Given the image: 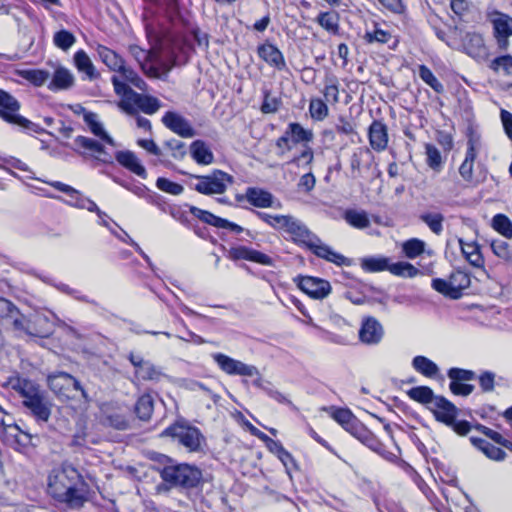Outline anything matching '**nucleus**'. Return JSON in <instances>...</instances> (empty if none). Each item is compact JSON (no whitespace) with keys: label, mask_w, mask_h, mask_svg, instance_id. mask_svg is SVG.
Here are the masks:
<instances>
[{"label":"nucleus","mask_w":512,"mask_h":512,"mask_svg":"<svg viewBox=\"0 0 512 512\" xmlns=\"http://www.w3.org/2000/svg\"><path fill=\"white\" fill-rule=\"evenodd\" d=\"M470 442L474 447L479 449L487 458L494 461H503L506 457V453L499 447L491 444L487 440L479 437H470Z\"/></svg>","instance_id":"nucleus-30"},{"label":"nucleus","mask_w":512,"mask_h":512,"mask_svg":"<svg viewBox=\"0 0 512 512\" xmlns=\"http://www.w3.org/2000/svg\"><path fill=\"white\" fill-rule=\"evenodd\" d=\"M392 38V35L389 31L383 30L380 28L378 24L374 25V29L372 31H366L363 39L366 43L372 44V43H380L385 44L388 43L389 40Z\"/></svg>","instance_id":"nucleus-54"},{"label":"nucleus","mask_w":512,"mask_h":512,"mask_svg":"<svg viewBox=\"0 0 512 512\" xmlns=\"http://www.w3.org/2000/svg\"><path fill=\"white\" fill-rule=\"evenodd\" d=\"M187 207L189 208V212L195 218H197L198 220H200L201 222H203L205 224L211 225L218 229H224V230L230 231L235 234H240V233L245 232V234L248 237L253 238V235L250 230H246L242 226H240L234 222H231L227 219L216 216L207 210L198 208L193 205H187Z\"/></svg>","instance_id":"nucleus-12"},{"label":"nucleus","mask_w":512,"mask_h":512,"mask_svg":"<svg viewBox=\"0 0 512 512\" xmlns=\"http://www.w3.org/2000/svg\"><path fill=\"white\" fill-rule=\"evenodd\" d=\"M493 253L500 259L512 263V250L507 242L493 240L490 244Z\"/></svg>","instance_id":"nucleus-62"},{"label":"nucleus","mask_w":512,"mask_h":512,"mask_svg":"<svg viewBox=\"0 0 512 512\" xmlns=\"http://www.w3.org/2000/svg\"><path fill=\"white\" fill-rule=\"evenodd\" d=\"M366 447H368L373 452L377 453L386 461L391 463H397L399 460L398 455L393 452H390L386 446L372 433L367 441L364 443Z\"/></svg>","instance_id":"nucleus-39"},{"label":"nucleus","mask_w":512,"mask_h":512,"mask_svg":"<svg viewBox=\"0 0 512 512\" xmlns=\"http://www.w3.org/2000/svg\"><path fill=\"white\" fill-rule=\"evenodd\" d=\"M343 219L356 229H365L370 226V219L365 210L347 209L343 213Z\"/></svg>","instance_id":"nucleus-37"},{"label":"nucleus","mask_w":512,"mask_h":512,"mask_svg":"<svg viewBox=\"0 0 512 512\" xmlns=\"http://www.w3.org/2000/svg\"><path fill=\"white\" fill-rule=\"evenodd\" d=\"M50 186L54 187L55 189L63 192L67 195L68 199L64 200L59 196H52L55 199L64 201L67 205L76 207L78 209H86L88 211H92L97 209V205L94 201L91 199L85 197L80 191L76 190L72 186L65 184L60 181H52V182H46Z\"/></svg>","instance_id":"nucleus-13"},{"label":"nucleus","mask_w":512,"mask_h":512,"mask_svg":"<svg viewBox=\"0 0 512 512\" xmlns=\"http://www.w3.org/2000/svg\"><path fill=\"white\" fill-rule=\"evenodd\" d=\"M325 101L331 103L339 102V85L336 77H327L323 89Z\"/></svg>","instance_id":"nucleus-60"},{"label":"nucleus","mask_w":512,"mask_h":512,"mask_svg":"<svg viewBox=\"0 0 512 512\" xmlns=\"http://www.w3.org/2000/svg\"><path fill=\"white\" fill-rule=\"evenodd\" d=\"M115 159L121 166L128 169L137 176L143 179L147 178L146 169L141 164V161L134 152L130 150L118 151L115 154Z\"/></svg>","instance_id":"nucleus-26"},{"label":"nucleus","mask_w":512,"mask_h":512,"mask_svg":"<svg viewBox=\"0 0 512 512\" xmlns=\"http://www.w3.org/2000/svg\"><path fill=\"white\" fill-rule=\"evenodd\" d=\"M162 123L172 132L183 138H191L196 135V131L190 122L180 114L168 111L162 117Z\"/></svg>","instance_id":"nucleus-21"},{"label":"nucleus","mask_w":512,"mask_h":512,"mask_svg":"<svg viewBox=\"0 0 512 512\" xmlns=\"http://www.w3.org/2000/svg\"><path fill=\"white\" fill-rule=\"evenodd\" d=\"M370 151L367 148H357L350 157L351 177L356 179L361 177V165L364 157L369 156Z\"/></svg>","instance_id":"nucleus-52"},{"label":"nucleus","mask_w":512,"mask_h":512,"mask_svg":"<svg viewBox=\"0 0 512 512\" xmlns=\"http://www.w3.org/2000/svg\"><path fill=\"white\" fill-rule=\"evenodd\" d=\"M161 437L170 438L176 445L189 453H201L206 446V438L201 430L185 418H179L165 428Z\"/></svg>","instance_id":"nucleus-3"},{"label":"nucleus","mask_w":512,"mask_h":512,"mask_svg":"<svg viewBox=\"0 0 512 512\" xmlns=\"http://www.w3.org/2000/svg\"><path fill=\"white\" fill-rule=\"evenodd\" d=\"M101 424L116 430H127L129 428V422L125 416L115 411L105 412L101 418Z\"/></svg>","instance_id":"nucleus-47"},{"label":"nucleus","mask_w":512,"mask_h":512,"mask_svg":"<svg viewBox=\"0 0 512 512\" xmlns=\"http://www.w3.org/2000/svg\"><path fill=\"white\" fill-rule=\"evenodd\" d=\"M286 132L289 134L291 141L294 144L308 143L313 140V132L303 128V126L297 122L290 123L286 129Z\"/></svg>","instance_id":"nucleus-43"},{"label":"nucleus","mask_w":512,"mask_h":512,"mask_svg":"<svg viewBox=\"0 0 512 512\" xmlns=\"http://www.w3.org/2000/svg\"><path fill=\"white\" fill-rule=\"evenodd\" d=\"M389 272L395 276L404 278H414L421 274L418 268L405 261L390 263Z\"/></svg>","instance_id":"nucleus-46"},{"label":"nucleus","mask_w":512,"mask_h":512,"mask_svg":"<svg viewBox=\"0 0 512 512\" xmlns=\"http://www.w3.org/2000/svg\"><path fill=\"white\" fill-rule=\"evenodd\" d=\"M74 84L73 74L64 67H58L52 77L48 88L52 91L67 90Z\"/></svg>","instance_id":"nucleus-32"},{"label":"nucleus","mask_w":512,"mask_h":512,"mask_svg":"<svg viewBox=\"0 0 512 512\" xmlns=\"http://www.w3.org/2000/svg\"><path fill=\"white\" fill-rule=\"evenodd\" d=\"M407 395L410 399L419 402L424 405L432 406L436 397L433 390L428 386H416L407 391Z\"/></svg>","instance_id":"nucleus-42"},{"label":"nucleus","mask_w":512,"mask_h":512,"mask_svg":"<svg viewBox=\"0 0 512 512\" xmlns=\"http://www.w3.org/2000/svg\"><path fill=\"white\" fill-rule=\"evenodd\" d=\"M384 336L382 324L374 317H366L362 320L359 329V339L367 345H377Z\"/></svg>","instance_id":"nucleus-20"},{"label":"nucleus","mask_w":512,"mask_h":512,"mask_svg":"<svg viewBox=\"0 0 512 512\" xmlns=\"http://www.w3.org/2000/svg\"><path fill=\"white\" fill-rule=\"evenodd\" d=\"M166 377L167 375L160 366L149 361L142 370L138 371V375L135 379L137 381L159 382Z\"/></svg>","instance_id":"nucleus-41"},{"label":"nucleus","mask_w":512,"mask_h":512,"mask_svg":"<svg viewBox=\"0 0 512 512\" xmlns=\"http://www.w3.org/2000/svg\"><path fill=\"white\" fill-rule=\"evenodd\" d=\"M305 247L311 250L317 257L325 259L326 261L338 266L348 265L350 262L344 255L334 251L330 246L323 243L315 234Z\"/></svg>","instance_id":"nucleus-16"},{"label":"nucleus","mask_w":512,"mask_h":512,"mask_svg":"<svg viewBox=\"0 0 512 512\" xmlns=\"http://www.w3.org/2000/svg\"><path fill=\"white\" fill-rule=\"evenodd\" d=\"M450 285H452V299H458L462 296V291L470 286L471 279L467 272L462 270L453 271L450 276Z\"/></svg>","instance_id":"nucleus-36"},{"label":"nucleus","mask_w":512,"mask_h":512,"mask_svg":"<svg viewBox=\"0 0 512 512\" xmlns=\"http://www.w3.org/2000/svg\"><path fill=\"white\" fill-rule=\"evenodd\" d=\"M211 358L218 368L227 375L254 377V375L259 374V370L256 366L246 364L226 354L220 352L212 353Z\"/></svg>","instance_id":"nucleus-9"},{"label":"nucleus","mask_w":512,"mask_h":512,"mask_svg":"<svg viewBox=\"0 0 512 512\" xmlns=\"http://www.w3.org/2000/svg\"><path fill=\"white\" fill-rule=\"evenodd\" d=\"M418 74L421 80L430 86L436 93H443L444 86L443 84L436 78L433 72L426 65H420L418 68Z\"/></svg>","instance_id":"nucleus-51"},{"label":"nucleus","mask_w":512,"mask_h":512,"mask_svg":"<svg viewBox=\"0 0 512 512\" xmlns=\"http://www.w3.org/2000/svg\"><path fill=\"white\" fill-rule=\"evenodd\" d=\"M412 367L415 371L427 378H437L440 373L438 365L422 355L415 356L412 359Z\"/></svg>","instance_id":"nucleus-33"},{"label":"nucleus","mask_w":512,"mask_h":512,"mask_svg":"<svg viewBox=\"0 0 512 512\" xmlns=\"http://www.w3.org/2000/svg\"><path fill=\"white\" fill-rule=\"evenodd\" d=\"M19 101L8 92L0 89V118L5 122L19 126L25 131L41 133L44 130L37 124L21 116Z\"/></svg>","instance_id":"nucleus-6"},{"label":"nucleus","mask_w":512,"mask_h":512,"mask_svg":"<svg viewBox=\"0 0 512 512\" xmlns=\"http://www.w3.org/2000/svg\"><path fill=\"white\" fill-rule=\"evenodd\" d=\"M183 175L189 177L190 181L187 185L198 192L206 196L221 195L226 192L228 187L233 184L234 178L227 172L214 169L211 173L206 175L191 174L188 172H181Z\"/></svg>","instance_id":"nucleus-4"},{"label":"nucleus","mask_w":512,"mask_h":512,"mask_svg":"<svg viewBox=\"0 0 512 512\" xmlns=\"http://www.w3.org/2000/svg\"><path fill=\"white\" fill-rule=\"evenodd\" d=\"M420 221L425 223L435 235L443 232V222L445 217L440 212H423L419 215Z\"/></svg>","instance_id":"nucleus-44"},{"label":"nucleus","mask_w":512,"mask_h":512,"mask_svg":"<svg viewBox=\"0 0 512 512\" xmlns=\"http://www.w3.org/2000/svg\"><path fill=\"white\" fill-rule=\"evenodd\" d=\"M309 112L312 119L316 121H322L328 116V106L326 102L320 98H314L310 100Z\"/></svg>","instance_id":"nucleus-59"},{"label":"nucleus","mask_w":512,"mask_h":512,"mask_svg":"<svg viewBox=\"0 0 512 512\" xmlns=\"http://www.w3.org/2000/svg\"><path fill=\"white\" fill-rule=\"evenodd\" d=\"M8 320H11V324L14 330L24 332L25 334L33 337L48 338L54 332V324L45 315H36V324H46L47 327L43 329H32L31 321L27 320L18 310V314L11 316Z\"/></svg>","instance_id":"nucleus-11"},{"label":"nucleus","mask_w":512,"mask_h":512,"mask_svg":"<svg viewBox=\"0 0 512 512\" xmlns=\"http://www.w3.org/2000/svg\"><path fill=\"white\" fill-rule=\"evenodd\" d=\"M97 54L100 60L111 70L117 72L123 69L124 59L119 56L115 51L106 46L98 45Z\"/></svg>","instance_id":"nucleus-34"},{"label":"nucleus","mask_w":512,"mask_h":512,"mask_svg":"<svg viewBox=\"0 0 512 512\" xmlns=\"http://www.w3.org/2000/svg\"><path fill=\"white\" fill-rule=\"evenodd\" d=\"M332 418L338 422L347 432L354 426L359 420L352 414L347 408H331Z\"/></svg>","instance_id":"nucleus-48"},{"label":"nucleus","mask_w":512,"mask_h":512,"mask_svg":"<svg viewBox=\"0 0 512 512\" xmlns=\"http://www.w3.org/2000/svg\"><path fill=\"white\" fill-rule=\"evenodd\" d=\"M461 251L465 259L474 267L480 268L484 265V258L480 251V246L476 242H464L459 239Z\"/></svg>","instance_id":"nucleus-35"},{"label":"nucleus","mask_w":512,"mask_h":512,"mask_svg":"<svg viewBox=\"0 0 512 512\" xmlns=\"http://www.w3.org/2000/svg\"><path fill=\"white\" fill-rule=\"evenodd\" d=\"M493 228L506 238H512V222L504 214H496L492 219Z\"/></svg>","instance_id":"nucleus-55"},{"label":"nucleus","mask_w":512,"mask_h":512,"mask_svg":"<svg viewBox=\"0 0 512 512\" xmlns=\"http://www.w3.org/2000/svg\"><path fill=\"white\" fill-rule=\"evenodd\" d=\"M128 92L127 99H121L118 103L119 108L128 115H138L140 111L152 115L161 107V102L156 97L136 91Z\"/></svg>","instance_id":"nucleus-8"},{"label":"nucleus","mask_w":512,"mask_h":512,"mask_svg":"<svg viewBox=\"0 0 512 512\" xmlns=\"http://www.w3.org/2000/svg\"><path fill=\"white\" fill-rule=\"evenodd\" d=\"M51 391L60 399L72 398L73 392L80 391L85 404L88 402V395L80 382L66 372H57L47 378Z\"/></svg>","instance_id":"nucleus-7"},{"label":"nucleus","mask_w":512,"mask_h":512,"mask_svg":"<svg viewBox=\"0 0 512 512\" xmlns=\"http://www.w3.org/2000/svg\"><path fill=\"white\" fill-rule=\"evenodd\" d=\"M236 200L242 202L246 200L249 204L257 208H281V202L267 190L258 187H248L245 194H238Z\"/></svg>","instance_id":"nucleus-14"},{"label":"nucleus","mask_w":512,"mask_h":512,"mask_svg":"<svg viewBox=\"0 0 512 512\" xmlns=\"http://www.w3.org/2000/svg\"><path fill=\"white\" fill-rule=\"evenodd\" d=\"M426 243L418 238H411L402 244V251L409 259H415L425 251Z\"/></svg>","instance_id":"nucleus-50"},{"label":"nucleus","mask_w":512,"mask_h":512,"mask_svg":"<svg viewBox=\"0 0 512 512\" xmlns=\"http://www.w3.org/2000/svg\"><path fill=\"white\" fill-rule=\"evenodd\" d=\"M163 146L170 151L171 157L175 160H182L186 156V145L183 141L173 138L164 141Z\"/></svg>","instance_id":"nucleus-61"},{"label":"nucleus","mask_w":512,"mask_h":512,"mask_svg":"<svg viewBox=\"0 0 512 512\" xmlns=\"http://www.w3.org/2000/svg\"><path fill=\"white\" fill-rule=\"evenodd\" d=\"M435 419L446 426L454 424L458 416V408L444 396H437L433 405L428 407Z\"/></svg>","instance_id":"nucleus-18"},{"label":"nucleus","mask_w":512,"mask_h":512,"mask_svg":"<svg viewBox=\"0 0 512 512\" xmlns=\"http://www.w3.org/2000/svg\"><path fill=\"white\" fill-rule=\"evenodd\" d=\"M299 288L315 299H323L331 291V285L328 281L311 276L302 277Z\"/></svg>","instance_id":"nucleus-22"},{"label":"nucleus","mask_w":512,"mask_h":512,"mask_svg":"<svg viewBox=\"0 0 512 512\" xmlns=\"http://www.w3.org/2000/svg\"><path fill=\"white\" fill-rule=\"evenodd\" d=\"M494 36L500 50H507L509 41L508 38L512 36V17L496 12L495 17L492 19Z\"/></svg>","instance_id":"nucleus-19"},{"label":"nucleus","mask_w":512,"mask_h":512,"mask_svg":"<svg viewBox=\"0 0 512 512\" xmlns=\"http://www.w3.org/2000/svg\"><path fill=\"white\" fill-rule=\"evenodd\" d=\"M369 142L375 151H383L388 144V133L386 125L378 120H374L369 127Z\"/></svg>","instance_id":"nucleus-27"},{"label":"nucleus","mask_w":512,"mask_h":512,"mask_svg":"<svg viewBox=\"0 0 512 512\" xmlns=\"http://www.w3.org/2000/svg\"><path fill=\"white\" fill-rule=\"evenodd\" d=\"M192 50L191 44L181 37H174L165 48L164 54L167 58L168 69L187 63L189 52Z\"/></svg>","instance_id":"nucleus-15"},{"label":"nucleus","mask_w":512,"mask_h":512,"mask_svg":"<svg viewBox=\"0 0 512 512\" xmlns=\"http://www.w3.org/2000/svg\"><path fill=\"white\" fill-rule=\"evenodd\" d=\"M361 268L366 272L389 271L390 258L385 256H371L361 259Z\"/></svg>","instance_id":"nucleus-38"},{"label":"nucleus","mask_w":512,"mask_h":512,"mask_svg":"<svg viewBox=\"0 0 512 512\" xmlns=\"http://www.w3.org/2000/svg\"><path fill=\"white\" fill-rule=\"evenodd\" d=\"M160 476L170 485L186 489L197 487L202 480L201 470L185 463L164 466L160 471Z\"/></svg>","instance_id":"nucleus-5"},{"label":"nucleus","mask_w":512,"mask_h":512,"mask_svg":"<svg viewBox=\"0 0 512 512\" xmlns=\"http://www.w3.org/2000/svg\"><path fill=\"white\" fill-rule=\"evenodd\" d=\"M154 409V401L151 395L144 394L138 398L135 404V413L140 420L150 419Z\"/></svg>","instance_id":"nucleus-45"},{"label":"nucleus","mask_w":512,"mask_h":512,"mask_svg":"<svg viewBox=\"0 0 512 512\" xmlns=\"http://www.w3.org/2000/svg\"><path fill=\"white\" fill-rule=\"evenodd\" d=\"M227 257L233 261L247 260L266 266L274 265L273 259L267 254L242 245L231 247Z\"/></svg>","instance_id":"nucleus-17"},{"label":"nucleus","mask_w":512,"mask_h":512,"mask_svg":"<svg viewBox=\"0 0 512 512\" xmlns=\"http://www.w3.org/2000/svg\"><path fill=\"white\" fill-rule=\"evenodd\" d=\"M76 42V37L68 30L62 29L53 36L54 45L63 50H69Z\"/></svg>","instance_id":"nucleus-56"},{"label":"nucleus","mask_w":512,"mask_h":512,"mask_svg":"<svg viewBox=\"0 0 512 512\" xmlns=\"http://www.w3.org/2000/svg\"><path fill=\"white\" fill-rule=\"evenodd\" d=\"M190 155L199 165H210L214 163L215 156L210 147L203 140H195L190 145Z\"/></svg>","instance_id":"nucleus-28"},{"label":"nucleus","mask_w":512,"mask_h":512,"mask_svg":"<svg viewBox=\"0 0 512 512\" xmlns=\"http://www.w3.org/2000/svg\"><path fill=\"white\" fill-rule=\"evenodd\" d=\"M156 186L159 190L171 195H180L184 191V187L181 184L164 177H159L156 180Z\"/></svg>","instance_id":"nucleus-63"},{"label":"nucleus","mask_w":512,"mask_h":512,"mask_svg":"<svg viewBox=\"0 0 512 512\" xmlns=\"http://www.w3.org/2000/svg\"><path fill=\"white\" fill-rule=\"evenodd\" d=\"M13 389L21 396L23 406L38 423L48 422L52 413V403L38 384L18 378L13 384Z\"/></svg>","instance_id":"nucleus-2"},{"label":"nucleus","mask_w":512,"mask_h":512,"mask_svg":"<svg viewBox=\"0 0 512 512\" xmlns=\"http://www.w3.org/2000/svg\"><path fill=\"white\" fill-rule=\"evenodd\" d=\"M490 68L496 72L502 69L505 74H512V56L503 55L500 57H496L491 61Z\"/></svg>","instance_id":"nucleus-64"},{"label":"nucleus","mask_w":512,"mask_h":512,"mask_svg":"<svg viewBox=\"0 0 512 512\" xmlns=\"http://www.w3.org/2000/svg\"><path fill=\"white\" fill-rule=\"evenodd\" d=\"M255 215L275 230L286 231L292 215H272L266 212L254 211Z\"/></svg>","instance_id":"nucleus-40"},{"label":"nucleus","mask_w":512,"mask_h":512,"mask_svg":"<svg viewBox=\"0 0 512 512\" xmlns=\"http://www.w3.org/2000/svg\"><path fill=\"white\" fill-rule=\"evenodd\" d=\"M104 142L86 136H77L74 139V150L82 155L92 157L102 163H111L112 154L107 151Z\"/></svg>","instance_id":"nucleus-10"},{"label":"nucleus","mask_w":512,"mask_h":512,"mask_svg":"<svg viewBox=\"0 0 512 512\" xmlns=\"http://www.w3.org/2000/svg\"><path fill=\"white\" fill-rule=\"evenodd\" d=\"M117 72L121 74L125 81H128L139 90L147 91V83L132 68L126 67L125 63L123 64V69H120Z\"/></svg>","instance_id":"nucleus-58"},{"label":"nucleus","mask_w":512,"mask_h":512,"mask_svg":"<svg viewBox=\"0 0 512 512\" xmlns=\"http://www.w3.org/2000/svg\"><path fill=\"white\" fill-rule=\"evenodd\" d=\"M47 494L70 510H80L90 500V486L71 464H62L48 475Z\"/></svg>","instance_id":"nucleus-1"},{"label":"nucleus","mask_w":512,"mask_h":512,"mask_svg":"<svg viewBox=\"0 0 512 512\" xmlns=\"http://www.w3.org/2000/svg\"><path fill=\"white\" fill-rule=\"evenodd\" d=\"M74 64L80 73L85 74V79L95 80L99 77L95 66L84 50H79L74 54Z\"/></svg>","instance_id":"nucleus-31"},{"label":"nucleus","mask_w":512,"mask_h":512,"mask_svg":"<svg viewBox=\"0 0 512 512\" xmlns=\"http://www.w3.org/2000/svg\"><path fill=\"white\" fill-rule=\"evenodd\" d=\"M339 17L334 11L321 12L317 17L318 24L330 33L337 34L339 30Z\"/></svg>","instance_id":"nucleus-49"},{"label":"nucleus","mask_w":512,"mask_h":512,"mask_svg":"<svg viewBox=\"0 0 512 512\" xmlns=\"http://www.w3.org/2000/svg\"><path fill=\"white\" fill-rule=\"evenodd\" d=\"M257 54L269 66L279 71L287 68L283 53L272 43L265 42L257 47Z\"/></svg>","instance_id":"nucleus-23"},{"label":"nucleus","mask_w":512,"mask_h":512,"mask_svg":"<svg viewBox=\"0 0 512 512\" xmlns=\"http://www.w3.org/2000/svg\"><path fill=\"white\" fill-rule=\"evenodd\" d=\"M426 163L427 165L436 172H439L442 168V156L440 151L433 144L425 145Z\"/></svg>","instance_id":"nucleus-57"},{"label":"nucleus","mask_w":512,"mask_h":512,"mask_svg":"<svg viewBox=\"0 0 512 512\" xmlns=\"http://www.w3.org/2000/svg\"><path fill=\"white\" fill-rule=\"evenodd\" d=\"M84 121L93 135L111 147L116 146L114 139L105 131L96 113L85 112Z\"/></svg>","instance_id":"nucleus-29"},{"label":"nucleus","mask_w":512,"mask_h":512,"mask_svg":"<svg viewBox=\"0 0 512 512\" xmlns=\"http://www.w3.org/2000/svg\"><path fill=\"white\" fill-rule=\"evenodd\" d=\"M18 74L28 82L35 86H42L49 78L50 74L47 71L40 69H25L20 70Z\"/></svg>","instance_id":"nucleus-53"},{"label":"nucleus","mask_w":512,"mask_h":512,"mask_svg":"<svg viewBox=\"0 0 512 512\" xmlns=\"http://www.w3.org/2000/svg\"><path fill=\"white\" fill-rule=\"evenodd\" d=\"M463 46L466 53L475 59L483 60L488 56L484 39L479 33L467 32L463 38Z\"/></svg>","instance_id":"nucleus-24"},{"label":"nucleus","mask_w":512,"mask_h":512,"mask_svg":"<svg viewBox=\"0 0 512 512\" xmlns=\"http://www.w3.org/2000/svg\"><path fill=\"white\" fill-rule=\"evenodd\" d=\"M285 233L290 236L294 243L302 246H306L314 236V233H312L302 221L294 216L291 217Z\"/></svg>","instance_id":"nucleus-25"}]
</instances>
